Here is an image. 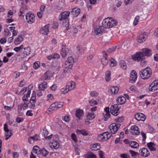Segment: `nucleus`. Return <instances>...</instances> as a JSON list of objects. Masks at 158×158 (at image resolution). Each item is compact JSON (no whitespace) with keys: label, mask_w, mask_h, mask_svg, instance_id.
I'll list each match as a JSON object with an SVG mask.
<instances>
[{"label":"nucleus","mask_w":158,"mask_h":158,"mask_svg":"<svg viewBox=\"0 0 158 158\" xmlns=\"http://www.w3.org/2000/svg\"><path fill=\"white\" fill-rule=\"evenodd\" d=\"M64 121L68 122L70 120V117L69 115H66L62 117Z\"/></svg>","instance_id":"62"},{"label":"nucleus","mask_w":158,"mask_h":158,"mask_svg":"<svg viewBox=\"0 0 158 158\" xmlns=\"http://www.w3.org/2000/svg\"><path fill=\"white\" fill-rule=\"evenodd\" d=\"M40 62L36 61L35 62L33 65V67L35 69H38L40 66Z\"/></svg>","instance_id":"59"},{"label":"nucleus","mask_w":158,"mask_h":158,"mask_svg":"<svg viewBox=\"0 0 158 158\" xmlns=\"http://www.w3.org/2000/svg\"><path fill=\"white\" fill-rule=\"evenodd\" d=\"M65 5L64 0H59L58 4L56 8L58 10L62 9L63 7Z\"/></svg>","instance_id":"27"},{"label":"nucleus","mask_w":158,"mask_h":158,"mask_svg":"<svg viewBox=\"0 0 158 158\" xmlns=\"http://www.w3.org/2000/svg\"><path fill=\"white\" fill-rule=\"evenodd\" d=\"M139 17L137 15L135 17L133 23V25L134 26L136 25L138 23V21L139 19Z\"/></svg>","instance_id":"61"},{"label":"nucleus","mask_w":158,"mask_h":158,"mask_svg":"<svg viewBox=\"0 0 158 158\" xmlns=\"http://www.w3.org/2000/svg\"><path fill=\"white\" fill-rule=\"evenodd\" d=\"M76 117L80 119L83 115V111L80 109H77L76 111Z\"/></svg>","instance_id":"31"},{"label":"nucleus","mask_w":158,"mask_h":158,"mask_svg":"<svg viewBox=\"0 0 158 158\" xmlns=\"http://www.w3.org/2000/svg\"><path fill=\"white\" fill-rule=\"evenodd\" d=\"M49 73L48 72H47L44 74L42 77L43 79L44 80L49 79L50 77L49 75Z\"/></svg>","instance_id":"51"},{"label":"nucleus","mask_w":158,"mask_h":158,"mask_svg":"<svg viewBox=\"0 0 158 158\" xmlns=\"http://www.w3.org/2000/svg\"><path fill=\"white\" fill-rule=\"evenodd\" d=\"M76 132L78 135H80L81 134L84 136H86L88 135L89 133L85 130L83 129L82 130H77L76 131Z\"/></svg>","instance_id":"29"},{"label":"nucleus","mask_w":158,"mask_h":158,"mask_svg":"<svg viewBox=\"0 0 158 158\" xmlns=\"http://www.w3.org/2000/svg\"><path fill=\"white\" fill-rule=\"evenodd\" d=\"M23 40V38L22 36H19L15 40L14 43L15 45H18Z\"/></svg>","instance_id":"32"},{"label":"nucleus","mask_w":158,"mask_h":158,"mask_svg":"<svg viewBox=\"0 0 158 158\" xmlns=\"http://www.w3.org/2000/svg\"><path fill=\"white\" fill-rule=\"evenodd\" d=\"M74 62V59L72 56H69L67 59V61L65 62V64L66 65H69V64H72Z\"/></svg>","instance_id":"40"},{"label":"nucleus","mask_w":158,"mask_h":158,"mask_svg":"<svg viewBox=\"0 0 158 158\" xmlns=\"http://www.w3.org/2000/svg\"><path fill=\"white\" fill-rule=\"evenodd\" d=\"M49 25L47 24L44 26L40 30V33L42 34L47 35L49 32L48 27Z\"/></svg>","instance_id":"20"},{"label":"nucleus","mask_w":158,"mask_h":158,"mask_svg":"<svg viewBox=\"0 0 158 158\" xmlns=\"http://www.w3.org/2000/svg\"><path fill=\"white\" fill-rule=\"evenodd\" d=\"M135 118L139 121H144L146 117L142 113H138L135 115Z\"/></svg>","instance_id":"16"},{"label":"nucleus","mask_w":158,"mask_h":158,"mask_svg":"<svg viewBox=\"0 0 158 158\" xmlns=\"http://www.w3.org/2000/svg\"><path fill=\"white\" fill-rule=\"evenodd\" d=\"M4 129L5 131V135L6 136L5 139L7 140L12 136V134L11 133V131L9 129L7 124L6 123L4 125Z\"/></svg>","instance_id":"11"},{"label":"nucleus","mask_w":158,"mask_h":158,"mask_svg":"<svg viewBox=\"0 0 158 158\" xmlns=\"http://www.w3.org/2000/svg\"><path fill=\"white\" fill-rule=\"evenodd\" d=\"M119 89L117 86L111 87L109 90L110 94L112 95H115L117 93Z\"/></svg>","instance_id":"19"},{"label":"nucleus","mask_w":158,"mask_h":158,"mask_svg":"<svg viewBox=\"0 0 158 158\" xmlns=\"http://www.w3.org/2000/svg\"><path fill=\"white\" fill-rule=\"evenodd\" d=\"M130 146L132 148H137L139 147V143L135 141H131L129 143Z\"/></svg>","instance_id":"36"},{"label":"nucleus","mask_w":158,"mask_h":158,"mask_svg":"<svg viewBox=\"0 0 158 158\" xmlns=\"http://www.w3.org/2000/svg\"><path fill=\"white\" fill-rule=\"evenodd\" d=\"M110 28L113 27L117 24V21L114 19H109Z\"/></svg>","instance_id":"30"},{"label":"nucleus","mask_w":158,"mask_h":158,"mask_svg":"<svg viewBox=\"0 0 158 158\" xmlns=\"http://www.w3.org/2000/svg\"><path fill=\"white\" fill-rule=\"evenodd\" d=\"M71 137L72 139L75 142L77 141V139L76 135L74 133H72L71 135Z\"/></svg>","instance_id":"60"},{"label":"nucleus","mask_w":158,"mask_h":158,"mask_svg":"<svg viewBox=\"0 0 158 158\" xmlns=\"http://www.w3.org/2000/svg\"><path fill=\"white\" fill-rule=\"evenodd\" d=\"M110 60V65L111 67H114L116 66V62L115 60L113 58H111Z\"/></svg>","instance_id":"55"},{"label":"nucleus","mask_w":158,"mask_h":158,"mask_svg":"<svg viewBox=\"0 0 158 158\" xmlns=\"http://www.w3.org/2000/svg\"><path fill=\"white\" fill-rule=\"evenodd\" d=\"M111 72L107 70L105 73V80L107 82L109 81L110 80Z\"/></svg>","instance_id":"38"},{"label":"nucleus","mask_w":158,"mask_h":158,"mask_svg":"<svg viewBox=\"0 0 158 158\" xmlns=\"http://www.w3.org/2000/svg\"><path fill=\"white\" fill-rule=\"evenodd\" d=\"M27 11V9H24L23 8H21L20 10V15L23 16Z\"/></svg>","instance_id":"63"},{"label":"nucleus","mask_w":158,"mask_h":158,"mask_svg":"<svg viewBox=\"0 0 158 158\" xmlns=\"http://www.w3.org/2000/svg\"><path fill=\"white\" fill-rule=\"evenodd\" d=\"M54 97L51 94H48L47 97V101L50 102L54 100Z\"/></svg>","instance_id":"54"},{"label":"nucleus","mask_w":158,"mask_h":158,"mask_svg":"<svg viewBox=\"0 0 158 158\" xmlns=\"http://www.w3.org/2000/svg\"><path fill=\"white\" fill-rule=\"evenodd\" d=\"M86 156L87 158H97L96 155L91 152H88L86 155Z\"/></svg>","instance_id":"49"},{"label":"nucleus","mask_w":158,"mask_h":158,"mask_svg":"<svg viewBox=\"0 0 158 158\" xmlns=\"http://www.w3.org/2000/svg\"><path fill=\"white\" fill-rule=\"evenodd\" d=\"M126 101L125 98L123 96H120L118 97L117 100L118 103L119 104H124Z\"/></svg>","instance_id":"34"},{"label":"nucleus","mask_w":158,"mask_h":158,"mask_svg":"<svg viewBox=\"0 0 158 158\" xmlns=\"http://www.w3.org/2000/svg\"><path fill=\"white\" fill-rule=\"evenodd\" d=\"M141 135L143 137L142 142L143 143H145V140L146 138V134L143 132L141 131L140 133Z\"/></svg>","instance_id":"64"},{"label":"nucleus","mask_w":158,"mask_h":158,"mask_svg":"<svg viewBox=\"0 0 158 158\" xmlns=\"http://www.w3.org/2000/svg\"><path fill=\"white\" fill-rule=\"evenodd\" d=\"M70 12L69 11H67L62 13L59 16V19L61 21L63 19H65L69 16Z\"/></svg>","instance_id":"15"},{"label":"nucleus","mask_w":158,"mask_h":158,"mask_svg":"<svg viewBox=\"0 0 158 158\" xmlns=\"http://www.w3.org/2000/svg\"><path fill=\"white\" fill-rule=\"evenodd\" d=\"M72 67V64L67 65L65 67V68L64 69V72L65 73L69 72Z\"/></svg>","instance_id":"48"},{"label":"nucleus","mask_w":158,"mask_h":158,"mask_svg":"<svg viewBox=\"0 0 158 158\" xmlns=\"http://www.w3.org/2000/svg\"><path fill=\"white\" fill-rule=\"evenodd\" d=\"M97 139L98 141H105L102 133L98 135V136Z\"/></svg>","instance_id":"52"},{"label":"nucleus","mask_w":158,"mask_h":158,"mask_svg":"<svg viewBox=\"0 0 158 158\" xmlns=\"http://www.w3.org/2000/svg\"><path fill=\"white\" fill-rule=\"evenodd\" d=\"M29 103L28 102H24L23 103H21L18 106V111L19 112L22 110H24L27 109L28 107Z\"/></svg>","instance_id":"13"},{"label":"nucleus","mask_w":158,"mask_h":158,"mask_svg":"<svg viewBox=\"0 0 158 158\" xmlns=\"http://www.w3.org/2000/svg\"><path fill=\"white\" fill-rule=\"evenodd\" d=\"M119 65L123 69L125 70L127 69V66L126 62L123 60H121L119 62Z\"/></svg>","instance_id":"41"},{"label":"nucleus","mask_w":158,"mask_h":158,"mask_svg":"<svg viewBox=\"0 0 158 158\" xmlns=\"http://www.w3.org/2000/svg\"><path fill=\"white\" fill-rule=\"evenodd\" d=\"M89 102L91 106H94L97 104V103L96 101L94 99H91L89 100Z\"/></svg>","instance_id":"57"},{"label":"nucleus","mask_w":158,"mask_h":158,"mask_svg":"<svg viewBox=\"0 0 158 158\" xmlns=\"http://www.w3.org/2000/svg\"><path fill=\"white\" fill-rule=\"evenodd\" d=\"M80 12L81 10L80 9L75 8L72 10L71 13L73 17H76L79 15Z\"/></svg>","instance_id":"23"},{"label":"nucleus","mask_w":158,"mask_h":158,"mask_svg":"<svg viewBox=\"0 0 158 158\" xmlns=\"http://www.w3.org/2000/svg\"><path fill=\"white\" fill-rule=\"evenodd\" d=\"M47 87V83L44 81L40 84L39 86V89L40 90H45Z\"/></svg>","instance_id":"33"},{"label":"nucleus","mask_w":158,"mask_h":158,"mask_svg":"<svg viewBox=\"0 0 158 158\" xmlns=\"http://www.w3.org/2000/svg\"><path fill=\"white\" fill-rule=\"evenodd\" d=\"M109 109V108L108 107H106L104 109V111L103 113V115L105 121L107 120L110 117V114Z\"/></svg>","instance_id":"14"},{"label":"nucleus","mask_w":158,"mask_h":158,"mask_svg":"<svg viewBox=\"0 0 158 158\" xmlns=\"http://www.w3.org/2000/svg\"><path fill=\"white\" fill-rule=\"evenodd\" d=\"M33 151L34 153L39 154L40 151V149L38 146H35L33 147Z\"/></svg>","instance_id":"50"},{"label":"nucleus","mask_w":158,"mask_h":158,"mask_svg":"<svg viewBox=\"0 0 158 158\" xmlns=\"http://www.w3.org/2000/svg\"><path fill=\"white\" fill-rule=\"evenodd\" d=\"M145 56L142 52H139L132 56V59L135 61H140L144 59Z\"/></svg>","instance_id":"7"},{"label":"nucleus","mask_w":158,"mask_h":158,"mask_svg":"<svg viewBox=\"0 0 158 158\" xmlns=\"http://www.w3.org/2000/svg\"><path fill=\"white\" fill-rule=\"evenodd\" d=\"M150 91L154 92L158 89V80H154L150 85L149 87Z\"/></svg>","instance_id":"5"},{"label":"nucleus","mask_w":158,"mask_h":158,"mask_svg":"<svg viewBox=\"0 0 158 158\" xmlns=\"http://www.w3.org/2000/svg\"><path fill=\"white\" fill-rule=\"evenodd\" d=\"M120 126V124L119 123H113L111 124L109 126V128L111 131V133L112 134L115 133Z\"/></svg>","instance_id":"6"},{"label":"nucleus","mask_w":158,"mask_h":158,"mask_svg":"<svg viewBox=\"0 0 158 158\" xmlns=\"http://www.w3.org/2000/svg\"><path fill=\"white\" fill-rule=\"evenodd\" d=\"M15 11H14L12 10H9L7 13V17L9 19H6V22L9 23H10L13 22L14 21L13 19H12L14 14L15 13Z\"/></svg>","instance_id":"17"},{"label":"nucleus","mask_w":158,"mask_h":158,"mask_svg":"<svg viewBox=\"0 0 158 158\" xmlns=\"http://www.w3.org/2000/svg\"><path fill=\"white\" fill-rule=\"evenodd\" d=\"M119 108L117 104H114L110 107V112L114 115L117 116L119 113Z\"/></svg>","instance_id":"9"},{"label":"nucleus","mask_w":158,"mask_h":158,"mask_svg":"<svg viewBox=\"0 0 158 158\" xmlns=\"http://www.w3.org/2000/svg\"><path fill=\"white\" fill-rule=\"evenodd\" d=\"M140 152H141V155L142 156L146 157L148 156L150 153L148 150L145 148H143L140 149Z\"/></svg>","instance_id":"22"},{"label":"nucleus","mask_w":158,"mask_h":158,"mask_svg":"<svg viewBox=\"0 0 158 158\" xmlns=\"http://www.w3.org/2000/svg\"><path fill=\"white\" fill-rule=\"evenodd\" d=\"M42 134L45 137H46L48 134V131L45 127H44L41 130Z\"/></svg>","instance_id":"47"},{"label":"nucleus","mask_w":158,"mask_h":158,"mask_svg":"<svg viewBox=\"0 0 158 158\" xmlns=\"http://www.w3.org/2000/svg\"><path fill=\"white\" fill-rule=\"evenodd\" d=\"M101 61L104 66H106L107 64L108 60L107 59L106 56H105L102 57L101 59Z\"/></svg>","instance_id":"44"},{"label":"nucleus","mask_w":158,"mask_h":158,"mask_svg":"<svg viewBox=\"0 0 158 158\" xmlns=\"http://www.w3.org/2000/svg\"><path fill=\"white\" fill-rule=\"evenodd\" d=\"M147 38V35L146 32H143L141 33L137 37V41L140 43L144 42Z\"/></svg>","instance_id":"8"},{"label":"nucleus","mask_w":158,"mask_h":158,"mask_svg":"<svg viewBox=\"0 0 158 158\" xmlns=\"http://www.w3.org/2000/svg\"><path fill=\"white\" fill-rule=\"evenodd\" d=\"M48 153L49 152L47 150L43 148L40 149L39 154H42L43 156H46Z\"/></svg>","instance_id":"43"},{"label":"nucleus","mask_w":158,"mask_h":158,"mask_svg":"<svg viewBox=\"0 0 158 158\" xmlns=\"http://www.w3.org/2000/svg\"><path fill=\"white\" fill-rule=\"evenodd\" d=\"M56 137L55 135H51L48 137V139H53V140L51 141L49 143L50 147L52 149H56L60 146L59 142L56 139H54Z\"/></svg>","instance_id":"2"},{"label":"nucleus","mask_w":158,"mask_h":158,"mask_svg":"<svg viewBox=\"0 0 158 158\" xmlns=\"http://www.w3.org/2000/svg\"><path fill=\"white\" fill-rule=\"evenodd\" d=\"M102 27L103 28H109V19L107 18L103 20L102 22Z\"/></svg>","instance_id":"26"},{"label":"nucleus","mask_w":158,"mask_h":158,"mask_svg":"<svg viewBox=\"0 0 158 158\" xmlns=\"http://www.w3.org/2000/svg\"><path fill=\"white\" fill-rule=\"evenodd\" d=\"M69 51V49L66 45H62L60 51V54L61 56L63 58L65 57Z\"/></svg>","instance_id":"12"},{"label":"nucleus","mask_w":158,"mask_h":158,"mask_svg":"<svg viewBox=\"0 0 158 158\" xmlns=\"http://www.w3.org/2000/svg\"><path fill=\"white\" fill-rule=\"evenodd\" d=\"M141 78L143 79H147L149 78L152 74L151 69L147 67L144 69H142L139 72Z\"/></svg>","instance_id":"1"},{"label":"nucleus","mask_w":158,"mask_h":158,"mask_svg":"<svg viewBox=\"0 0 158 158\" xmlns=\"http://www.w3.org/2000/svg\"><path fill=\"white\" fill-rule=\"evenodd\" d=\"M95 117V115L94 113L92 112H89L87 113L86 115V117L87 119L91 120L94 118Z\"/></svg>","instance_id":"39"},{"label":"nucleus","mask_w":158,"mask_h":158,"mask_svg":"<svg viewBox=\"0 0 158 158\" xmlns=\"http://www.w3.org/2000/svg\"><path fill=\"white\" fill-rule=\"evenodd\" d=\"M137 75L136 72L135 70L131 71L130 74V81L131 83H135L137 80Z\"/></svg>","instance_id":"10"},{"label":"nucleus","mask_w":158,"mask_h":158,"mask_svg":"<svg viewBox=\"0 0 158 158\" xmlns=\"http://www.w3.org/2000/svg\"><path fill=\"white\" fill-rule=\"evenodd\" d=\"M100 145L98 143H95L90 145V148L93 151H97L100 148Z\"/></svg>","instance_id":"28"},{"label":"nucleus","mask_w":158,"mask_h":158,"mask_svg":"<svg viewBox=\"0 0 158 158\" xmlns=\"http://www.w3.org/2000/svg\"><path fill=\"white\" fill-rule=\"evenodd\" d=\"M105 140H107L109 139L111 136V134L110 132L106 131L102 133Z\"/></svg>","instance_id":"35"},{"label":"nucleus","mask_w":158,"mask_h":158,"mask_svg":"<svg viewBox=\"0 0 158 158\" xmlns=\"http://www.w3.org/2000/svg\"><path fill=\"white\" fill-rule=\"evenodd\" d=\"M26 20L29 24H31L35 21V16L34 14L31 12H29L26 15Z\"/></svg>","instance_id":"4"},{"label":"nucleus","mask_w":158,"mask_h":158,"mask_svg":"<svg viewBox=\"0 0 158 158\" xmlns=\"http://www.w3.org/2000/svg\"><path fill=\"white\" fill-rule=\"evenodd\" d=\"M69 90L74 89L75 87V83L72 81L68 82L66 85Z\"/></svg>","instance_id":"25"},{"label":"nucleus","mask_w":158,"mask_h":158,"mask_svg":"<svg viewBox=\"0 0 158 158\" xmlns=\"http://www.w3.org/2000/svg\"><path fill=\"white\" fill-rule=\"evenodd\" d=\"M130 130L131 133L133 135H138L139 133V128L136 126H132Z\"/></svg>","instance_id":"18"},{"label":"nucleus","mask_w":158,"mask_h":158,"mask_svg":"<svg viewBox=\"0 0 158 158\" xmlns=\"http://www.w3.org/2000/svg\"><path fill=\"white\" fill-rule=\"evenodd\" d=\"M24 46L23 45H21L19 47H17L15 48L13 50L16 52H18L21 50L23 48Z\"/></svg>","instance_id":"53"},{"label":"nucleus","mask_w":158,"mask_h":158,"mask_svg":"<svg viewBox=\"0 0 158 158\" xmlns=\"http://www.w3.org/2000/svg\"><path fill=\"white\" fill-rule=\"evenodd\" d=\"M62 102H56L52 104L48 108L49 111L55 110L58 108H60L63 105Z\"/></svg>","instance_id":"3"},{"label":"nucleus","mask_w":158,"mask_h":158,"mask_svg":"<svg viewBox=\"0 0 158 158\" xmlns=\"http://www.w3.org/2000/svg\"><path fill=\"white\" fill-rule=\"evenodd\" d=\"M94 27V32L97 34L101 33L104 31V28L102 26H95Z\"/></svg>","instance_id":"21"},{"label":"nucleus","mask_w":158,"mask_h":158,"mask_svg":"<svg viewBox=\"0 0 158 158\" xmlns=\"http://www.w3.org/2000/svg\"><path fill=\"white\" fill-rule=\"evenodd\" d=\"M69 90V89L66 85L65 87L61 89V92L64 94H67Z\"/></svg>","instance_id":"56"},{"label":"nucleus","mask_w":158,"mask_h":158,"mask_svg":"<svg viewBox=\"0 0 158 158\" xmlns=\"http://www.w3.org/2000/svg\"><path fill=\"white\" fill-rule=\"evenodd\" d=\"M147 145L151 151H156V149L154 147V145L153 143L150 142L148 143Z\"/></svg>","instance_id":"42"},{"label":"nucleus","mask_w":158,"mask_h":158,"mask_svg":"<svg viewBox=\"0 0 158 158\" xmlns=\"http://www.w3.org/2000/svg\"><path fill=\"white\" fill-rule=\"evenodd\" d=\"M24 49L25 51L23 52V53L24 54L26 55H28L30 54L31 53V48L29 46L26 48H24Z\"/></svg>","instance_id":"46"},{"label":"nucleus","mask_w":158,"mask_h":158,"mask_svg":"<svg viewBox=\"0 0 158 158\" xmlns=\"http://www.w3.org/2000/svg\"><path fill=\"white\" fill-rule=\"evenodd\" d=\"M142 52L144 56H149L152 54L151 50L146 48L143 49Z\"/></svg>","instance_id":"24"},{"label":"nucleus","mask_w":158,"mask_h":158,"mask_svg":"<svg viewBox=\"0 0 158 158\" xmlns=\"http://www.w3.org/2000/svg\"><path fill=\"white\" fill-rule=\"evenodd\" d=\"M79 26H76L75 25H73V26L72 32L73 34H76L78 32V28H79Z\"/></svg>","instance_id":"45"},{"label":"nucleus","mask_w":158,"mask_h":158,"mask_svg":"<svg viewBox=\"0 0 158 158\" xmlns=\"http://www.w3.org/2000/svg\"><path fill=\"white\" fill-rule=\"evenodd\" d=\"M36 92L35 91H33L30 101L31 103H34L35 102L36 100Z\"/></svg>","instance_id":"37"},{"label":"nucleus","mask_w":158,"mask_h":158,"mask_svg":"<svg viewBox=\"0 0 158 158\" xmlns=\"http://www.w3.org/2000/svg\"><path fill=\"white\" fill-rule=\"evenodd\" d=\"M127 89L129 91H135L136 90V87L134 85L129 86L128 87Z\"/></svg>","instance_id":"58"}]
</instances>
